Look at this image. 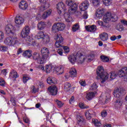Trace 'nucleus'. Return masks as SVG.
Masks as SVG:
<instances>
[{
	"label": "nucleus",
	"mask_w": 127,
	"mask_h": 127,
	"mask_svg": "<svg viewBox=\"0 0 127 127\" xmlns=\"http://www.w3.org/2000/svg\"><path fill=\"white\" fill-rule=\"evenodd\" d=\"M29 33H30V28L29 26H25L21 32V37L24 38L23 43H24V44H27V45L29 46H30V45H33V46H34V45H35V43L33 42L34 38L32 35L29 36Z\"/></svg>",
	"instance_id": "obj_1"
},
{
	"label": "nucleus",
	"mask_w": 127,
	"mask_h": 127,
	"mask_svg": "<svg viewBox=\"0 0 127 127\" xmlns=\"http://www.w3.org/2000/svg\"><path fill=\"white\" fill-rule=\"evenodd\" d=\"M65 3L69 6L68 11L69 14H74V13L81 14V12L77 11L78 5L75 2V0H66Z\"/></svg>",
	"instance_id": "obj_2"
},
{
	"label": "nucleus",
	"mask_w": 127,
	"mask_h": 127,
	"mask_svg": "<svg viewBox=\"0 0 127 127\" xmlns=\"http://www.w3.org/2000/svg\"><path fill=\"white\" fill-rule=\"evenodd\" d=\"M97 74L101 79V83H104L108 80V72H104V67L102 66H99L97 69Z\"/></svg>",
	"instance_id": "obj_3"
},
{
	"label": "nucleus",
	"mask_w": 127,
	"mask_h": 127,
	"mask_svg": "<svg viewBox=\"0 0 127 127\" xmlns=\"http://www.w3.org/2000/svg\"><path fill=\"white\" fill-rule=\"evenodd\" d=\"M4 43L7 46H14L15 44L18 43V40L15 37H9L5 38Z\"/></svg>",
	"instance_id": "obj_4"
},
{
	"label": "nucleus",
	"mask_w": 127,
	"mask_h": 127,
	"mask_svg": "<svg viewBox=\"0 0 127 127\" xmlns=\"http://www.w3.org/2000/svg\"><path fill=\"white\" fill-rule=\"evenodd\" d=\"M64 30V23L57 22L55 23L52 27V31L55 33L59 31H63Z\"/></svg>",
	"instance_id": "obj_5"
},
{
	"label": "nucleus",
	"mask_w": 127,
	"mask_h": 127,
	"mask_svg": "<svg viewBox=\"0 0 127 127\" xmlns=\"http://www.w3.org/2000/svg\"><path fill=\"white\" fill-rule=\"evenodd\" d=\"M110 20L111 21H117L118 20V16L117 15H112V13L108 12L103 17V21L105 23H109Z\"/></svg>",
	"instance_id": "obj_6"
},
{
	"label": "nucleus",
	"mask_w": 127,
	"mask_h": 127,
	"mask_svg": "<svg viewBox=\"0 0 127 127\" xmlns=\"http://www.w3.org/2000/svg\"><path fill=\"white\" fill-rule=\"evenodd\" d=\"M41 56L45 62L49 59V50L47 48H43L41 50Z\"/></svg>",
	"instance_id": "obj_7"
},
{
	"label": "nucleus",
	"mask_w": 127,
	"mask_h": 127,
	"mask_svg": "<svg viewBox=\"0 0 127 127\" xmlns=\"http://www.w3.org/2000/svg\"><path fill=\"white\" fill-rule=\"evenodd\" d=\"M33 58L34 60H37L38 64H44V63H45V61L43 58L39 53H37L36 52L34 53L33 55Z\"/></svg>",
	"instance_id": "obj_8"
},
{
	"label": "nucleus",
	"mask_w": 127,
	"mask_h": 127,
	"mask_svg": "<svg viewBox=\"0 0 127 127\" xmlns=\"http://www.w3.org/2000/svg\"><path fill=\"white\" fill-rule=\"evenodd\" d=\"M77 62L79 64H83V62H85V60L87 58L86 56L83 55L81 52H78L76 53Z\"/></svg>",
	"instance_id": "obj_9"
},
{
	"label": "nucleus",
	"mask_w": 127,
	"mask_h": 127,
	"mask_svg": "<svg viewBox=\"0 0 127 127\" xmlns=\"http://www.w3.org/2000/svg\"><path fill=\"white\" fill-rule=\"evenodd\" d=\"M124 92H125V89H124V88L120 87L115 89L113 92L114 97H115V98H120V97L124 94Z\"/></svg>",
	"instance_id": "obj_10"
},
{
	"label": "nucleus",
	"mask_w": 127,
	"mask_h": 127,
	"mask_svg": "<svg viewBox=\"0 0 127 127\" xmlns=\"http://www.w3.org/2000/svg\"><path fill=\"white\" fill-rule=\"evenodd\" d=\"M5 31L7 34L14 33V31H15V28L11 24H8L5 27Z\"/></svg>",
	"instance_id": "obj_11"
},
{
	"label": "nucleus",
	"mask_w": 127,
	"mask_h": 127,
	"mask_svg": "<svg viewBox=\"0 0 127 127\" xmlns=\"http://www.w3.org/2000/svg\"><path fill=\"white\" fill-rule=\"evenodd\" d=\"M15 23L17 25H22L24 23V18L22 16L17 15L15 18Z\"/></svg>",
	"instance_id": "obj_12"
},
{
	"label": "nucleus",
	"mask_w": 127,
	"mask_h": 127,
	"mask_svg": "<svg viewBox=\"0 0 127 127\" xmlns=\"http://www.w3.org/2000/svg\"><path fill=\"white\" fill-rule=\"evenodd\" d=\"M48 91L52 96H56L58 92V89H57V87L54 85L53 86H50L48 88Z\"/></svg>",
	"instance_id": "obj_13"
},
{
	"label": "nucleus",
	"mask_w": 127,
	"mask_h": 127,
	"mask_svg": "<svg viewBox=\"0 0 127 127\" xmlns=\"http://www.w3.org/2000/svg\"><path fill=\"white\" fill-rule=\"evenodd\" d=\"M57 10L59 14H61L64 10V3L60 2L57 4Z\"/></svg>",
	"instance_id": "obj_14"
},
{
	"label": "nucleus",
	"mask_w": 127,
	"mask_h": 127,
	"mask_svg": "<svg viewBox=\"0 0 127 127\" xmlns=\"http://www.w3.org/2000/svg\"><path fill=\"white\" fill-rule=\"evenodd\" d=\"M89 7V1H84L79 5V8L80 10L84 11L86 10V9H88Z\"/></svg>",
	"instance_id": "obj_15"
},
{
	"label": "nucleus",
	"mask_w": 127,
	"mask_h": 127,
	"mask_svg": "<svg viewBox=\"0 0 127 127\" xmlns=\"http://www.w3.org/2000/svg\"><path fill=\"white\" fill-rule=\"evenodd\" d=\"M19 7L20 9L24 10L27 9V7H28V4L26 1L22 0L19 3Z\"/></svg>",
	"instance_id": "obj_16"
},
{
	"label": "nucleus",
	"mask_w": 127,
	"mask_h": 127,
	"mask_svg": "<svg viewBox=\"0 0 127 127\" xmlns=\"http://www.w3.org/2000/svg\"><path fill=\"white\" fill-rule=\"evenodd\" d=\"M85 99H86V100H88V101H91V100H92L93 98H94L96 95V93H95V92H85Z\"/></svg>",
	"instance_id": "obj_17"
},
{
	"label": "nucleus",
	"mask_w": 127,
	"mask_h": 127,
	"mask_svg": "<svg viewBox=\"0 0 127 127\" xmlns=\"http://www.w3.org/2000/svg\"><path fill=\"white\" fill-rule=\"evenodd\" d=\"M9 78L12 80H15L16 78H18V74H17V72L16 70L12 69L9 73Z\"/></svg>",
	"instance_id": "obj_18"
},
{
	"label": "nucleus",
	"mask_w": 127,
	"mask_h": 127,
	"mask_svg": "<svg viewBox=\"0 0 127 127\" xmlns=\"http://www.w3.org/2000/svg\"><path fill=\"white\" fill-rule=\"evenodd\" d=\"M105 12V9H98L96 12V16L97 18H101Z\"/></svg>",
	"instance_id": "obj_19"
},
{
	"label": "nucleus",
	"mask_w": 127,
	"mask_h": 127,
	"mask_svg": "<svg viewBox=\"0 0 127 127\" xmlns=\"http://www.w3.org/2000/svg\"><path fill=\"white\" fill-rule=\"evenodd\" d=\"M117 76L118 74L116 73V72L111 71L109 74L108 73L107 80H108V81L114 80V79H116V77H117Z\"/></svg>",
	"instance_id": "obj_20"
},
{
	"label": "nucleus",
	"mask_w": 127,
	"mask_h": 127,
	"mask_svg": "<svg viewBox=\"0 0 127 127\" xmlns=\"http://www.w3.org/2000/svg\"><path fill=\"white\" fill-rule=\"evenodd\" d=\"M86 30L89 32H95L97 30V26L93 25L91 26H87L85 27Z\"/></svg>",
	"instance_id": "obj_21"
},
{
	"label": "nucleus",
	"mask_w": 127,
	"mask_h": 127,
	"mask_svg": "<svg viewBox=\"0 0 127 127\" xmlns=\"http://www.w3.org/2000/svg\"><path fill=\"white\" fill-rule=\"evenodd\" d=\"M46 27V23L45 22L41 21L37 24L38 30H43Z\"/></svg>",
	"instance_id": "obj_22"
},
{
	"label": "nucleus",
	"mask_w": 127,
	"mask_h": 127,
	"mask_svg": "<svg viewBox=\"0 0 127 127\" xmlns=\"http://www.w3.org/2000/svg\"><path fill=\"white\" fill-rule=\"evenodd\" d=\"M99 37L102 41H107L108 39L109 35L107 33L103 32L99 35Z\"/></svg>",
	"instance_id": "obj_23"
},
{
	"label": "nucleus",
	"mask_w": 127,
	"mask_h": 127,
	"mask_svg": "<svg viewBox=\"0 0 127 127\" xmlns=\"http://www.w3.org/2000/svg\"><path fill=\"white\" fill-rule=\"evenodd\" d=\"M94 111H93V110H89L86 111L85 113V115L87 120H91V119H92V117Z\"/></svg>",
	"instance_id": "obj_24"
},
{
	"label": "nucleus",
	"mask_w": 127,
	"mask_h": 127,
	"mask_svg": "<svg viewBox=\"0 0 127 127\" xmlns=\"http://www.w3.org/2000/svg\"><path fill=\"white\" fill-rule=\"evenodd\" d=\"M23 56L25 58H30L32 56V51L29 50L25 51L23 53Z\"/></svg>",
	"instance_id": "obj_25"
},
{
	"label": "nucleus",
	"mask_w": 127,
	"mask_h": 127,
	"mask_svg": "<svg viewBox=\"0 0 127 127\" xmlns=\"http://www.w3.org/2000/svg\"><path fill=\"white\" fill-rule=\"evenodd\" d=\"M47 82L49 85L56 84L57 83V79L54 77H50L47 79Z\"/></svg>",
	"instance_id": "obj_26"
},
{
	"label": "nucleus",
	"mask_w": 127,
	"mask_h": 127,
	"mask_svg": "<svg viewBox=\"0 0 127 127\" xmlns=\"http://www.w3.org/2000/svg\"><path fill=\"white\" fill-rule=\"evenodd\" d=\"M54 67L51 64H47L45 66V71L46 72L49 73H51L53 71Z\"/></svg>",
	"instance_id": "obj_27"
},
{
	"label": "nucleus",
	"mask_w": 127,
	"mask_h": 127,
	"mask_svg": "<svg viewBox=\"0 0 127 127\" xmlns=\"http://www.w3.org/2000/svg\"><path fill=\"white\" fill-rule=\"evenodd\" d=\"M68 60H69L70 62L72 63V64H74V63L77 61V54L76 55H72L69 56L68 57Z\"/></svg>",
	"instance_id": "obj_28"
},
{
	"label": "nucleus",
	"mask_w": 127,
	"mask_h": 127,
	"mask_svg": "<svg viewBox=\"0 0 127 127\" xmlns=\"http://www.w3.org/2000/svg\"><path fill=\"white\" fill-rule=\"evenodd\" d=\"M54 72H56L57 73H58V75H60V74H62L64 72V69H63V68H61V66H59V67H54Z\"/></svg>",
	"instance_id": "obj_29"
},
{
	"label": "nucleus",
	"mask_w": 127,
	"mask_h": 127,
	"mask_svg": "<svg viewBox=\"0 0 127 127\" xmlns=\"http://www.w3.org/2000/svg\"><path fill=\"white\" fill-rule=\"evenodd\" d=\"M122 101H121V100L117 99L115 102L114 103V107L116 110H118L122 107Z\"/></svg>",
	"instance_id": "obj_30"
},
{
	"label": "nucleus",
	"mask_w": 127,
	"mask_h": 127,
	"mask_svg": "<svg viewBox=\"0 0 127 127\" xmlns=\"http://www.w3.org/2000/svg\"><path fill=\"white\" fill-rule=\"evenodd\" d=\"M46 35H44V33L42 31L38 32L35 36V38L37 39H43Z\"/></svg>",
	"instance_id": "obj_31"
},
{
	"label": "nucleus",
	"mask_w": 127,
	"mask_h": 127,
	"mask_svg": "<svg viewBox=\"0 0 127 127\" xmlns=\"http://www.w3.org/2000/svg\"><path fill=\"white\" fill-rule=\"evenodd\" d=\"M55 39L57 42H63V38L61 34H58L55 37Z\"/></svg>",
	"instance_id": "obj_32"
},
{
	"label": "nucleus",
	"mask_w": 127,
	"mask_h": 127,
	"mask_svg": "<svg viewBox=\"0 0 127 127\" xmlns=\"http://www.w3.org/2000/svg\"><path fill=\"white\" fill-rule=\"evenodd\" d=\"M77 76V73H66L64 75V77L66 80H68V78L71 77V78H74Z\"/></svg>",
	"instance_id": "obj_33"
},
{
	"label": "nucleus",
	"mask_w": 127,
	"mask_h": 127,
	"mask_svg": "<svg viewBox=\"0 0 127 127\" xmlns=\"http://www.w3.org/2000/svg\"><path fill=\"white\" fill-rule=\"evenodd\" d=\"M50 41V39L49 38V36L46 35L44 38L42 39V42L44 43V44H46V43H48Z\"/></svg>",
	"instance_id": "obj_34"
},
{
	"label": "nucleus",
	"mask_w": 127,
	"mask_h": 127,
	"mask_svg": "<svg viewBox=\"0 0 127 127\" xmlns=\"http://www.w3.org/2000/svg\"><path fill=\"white\" fill-rule=\"evenodd\" d=\"M92 123L96 127H101V126H102V124L101 123V122H99L97 119H93Z\"/></svg>",
	"instance_id": "obj_35"
},
{
	"label": "nucleus",
	"mask_w": 127,
	"mask_h": 127,
	"mask_svg": "<svg viewBox=\"0 0 127 127\" xmlns=\"http://www.w3.org/2000/svg\"><path fill=\"white\" fill-rule=\"evenodd\" d=\"M0 51L1 52H7L8 51V47L2 46H0Z\"/></svg>",
	"instance_id": "obj_36"
},
{
	"label": "nucleus",
	"mask_w": 127,
	"mask_h": 127,
	"mask_svg": "<svg viewBox=\"0 0 127 127\" xmlns=\"http://www.w3.org/2000/svg\"><path fill=\"white\" fill-rule=\"evenodd\" d=\"M124 28V26L121 24H117L116 27V29L118 30V31H123Z\"/></svg>",
	"instance_id": "obj_37"
},
{
	"label": "nucleus",
	"mask_w": 127,
	"mask_h": 127,
	"mask_svg": "<svg viewBox=\"0 0 127 127\" xmlns=\"http://www.w3.org/2000/svg\"><path fill=\"white\" fill-rule=\"evenodd\" d=\"M79 28H80V26H79V24L76 23L73 26L72 31H73V32H75L77 31V30H78Z\"/></svg>",
	"instance_id": "obj_38"
},
{
	"label": "nucleus",
	"mask_w": 127,
	"mask_h": 127,
	"mask_svg": "<svg viewBox=\"0 0 127 127\" xmlns=\"http://www.w3.org/2000/svg\"><path fill=\"white\" fill-rule=\"evenodd\" d=\"M41 3H43V5L47 9V8H49L50 7V3L49 2L47 1V0H46L44 2H41Z\"/></svg>",
	"instance_id": "obj_39"
},
{
	"label": "nucleus",
	"mask_w": 127,
	"mask_h": 127,
	"mask_svg": "<svg viewBox=\"0 0 127 127\" xmlns=\"http://www.w3.org/2000/svg\"><path fill=\"white\" fill-rule=\"evenodd\" d=\"M70 88H71V84H70L68 82H66L64 85L65 91H66V92H68V91L70 90Z\"/></svg>",
	"instance_id": "obj_40"
},
{
	"label": "nucleus",
	"mask_w": 127,
	"mask_h": 127,
	"mask_svg": "<svg viewBox=\"0 0 127 127\" xmlns=\"http://www.w3.org/2000/svg\"><path fill=\"white\" fill-rule=\"evenodd\" d=\"M28 80H30V77L27 75H24L23 76V82L25 84Z\"/></svg>",
	"instance_id": "obj_41"
},
{
	"label": "nucleus",
	"mask_w": 127,
	"mask_h": 127,
	"mask_svg": "<svg viewBox=\"0 0 127 127\" xmlns=\"http://www.w3.org/2000/svg\"><path fill=\"white\" fill-rule=\"evenodd\" d=\"M100 58L103 62H109V61H110L109 58L104 56H100Z\"/></svg>",
	"instance_id": "obj_42"
},
{
	"label": "nucleus",
	"mask_w": 127,
	"mask_h": 127,
	"mask_svg": "<svg viewBox=\"0 0 127 127\" xmlns=\"http://www.w3.org/2000/svg\"><path fill=\"white\" fill-rule=\"evenodd\" d=\"M112 0H103V2L105 5H107L108 6L112 3Z\"/></svg>",
	"instance_id": "obj_43"
},
{
	"label": "nucleus",
	"mask_w": 127,
	"mask_h": 127,
	"mask_svg": "<svg viewBox=\"0 0 127 127\" xmlns=\"http://www.w3.org/2000/svg\"><path fill=\"white\" fill-rule=\"evenodd\" d=\"M31 89L32 93H34V94L39 91V88L35 87V86H32Z\"/></svg>",
	"instance_id": "obj_44"
},
{
	"label": "nucleus",
	"mask_w": 127,
	"mask_h": 127,
	"mask_svg": "<svg viewBox=\"0 0 127 127\" xmlns=\"http://www.w3.org/2000/svg\"><path fill=\"white\" fill-rule=\"evenodd\" d=\"M62 45H63V42H56L55 46L57 48L62 47Z\"/></svg>",
	"instance_id": "obj_45"
},
{
	"label": "nucleus",
	"mask_w": 127,
	"mask_h": 127,
	"mask_svg": "<svg viewBox=\"0 0 127 127\" xmlns=\"http://www.w3.org/2000/svg\"><path fill=\"white\" fill-rule=\"evenodd\" d=\"M0 86L1 87H4L5 86V81L2 77H0Z\"/></svg>",
	"instance_id": "obj_46"
},
{
	"label": "nucleus",
	"mask_w": 127,
	"mask_h": 127,
	"mask_svg": "<svg viewBox=\"0 0 127 127\" xmlns=\"http://www.w3.org/2000/svg\"><path fill=\"white\" fill-rule=\"evenodd\" d=\"M118 75L120 78H123V77H125V76H126V74H125V72H123L121 69L118 71Z\"/></svg>",
	"instance_id": "obj_47"
},
{
	"label": "nucleus",
	"mask_w": 127,
	"mask_h": 127,
	"mask_svg": "<svg viewBox=\"0 0 127 127\" xmlns=\"http://www.w3.org/2000/svg\"><path fill=\"white\" fill-rule=\"evenodd\" d=\"M79 106L80 109H89V106H86L84 103H80Z\"/></svg>",
	"instance_id": "obj_48"
},
{
	"label": "nucleus",
	"mask_w": 127,
	"mask_h": 127,
	"mask_svg": "<svg viewBox=\"0 0 127 127\" xmlns=\"http://www.w3.org/2000/svg\"><path fill=\"white\" fill-rule=\"evenodd\" d=\"M94 55L91 54L90 56H88L87 58V62H91L92 60H94Z\"/></svg>",
	"instance_id": "obj_49"
},
{
	"label": "nucleus",
	"mask_w": 127,
	"mask_h": 127,
	"mask_svg": "<svg viewBox=\"0 0 127 127\" xmlns=\"http://www.w3.org/2000/svg\"><path fill=\"white\" fill-rule=\"evenodd\" d=\"M92 3L95 6H98L100 4V0H92Z\"/></svg>",
	"instance_id": "obj_50"
},
{
	"label": "nucleus",
	"mask_w": 127,
	"mask_h": 127,
	"mask_svg": "<svg viewBox=\"0 0 127 127\" xmlns=\"http://www.w3.org/2000/svg\"><path fill=\"white\" fill-rule=\"evenodd\" d=\"M97 88L98 85H97V84L93 83L90 87V90H91V91H95V90H97Z\"/></svg>",
	"instance_id": "obj_51"
},
{
	"label": "nucleus",
	"mask_w": 127,
	"mask_h": 127,
	"mask_svg": "<svg viewBox=\"0 0 127 127\" xmlns=\"http://www.w3.org/2000/svg\"><path fill=\"white\" fill-rule=\"evenodd\" d=\"M46 9H47L45 7V6L43 5H42L38 8L39 12H43V11Z\"/></svg>",
	"instance_id": "obj_52"
},
{
	"label": "nucleus",
	"mask_w": 127,
	"mask_h": 127,
	"mask_svg": "<svg viewBox=\"0 0 127 127\" xmlns=\"http://www.w3.org/2000/svg\"><path fill=\"white\" fill-rule=\"evenodd\" d=\"M41 18H42V15H41V13L39 12L36 16V19L37 20H41Z\"/></svg>",
	"instance_id": "obj_53"
},
{
	"label": "nucleus",
	"mask_w": 127,
	"mask_h": 127,
	"mask_svg": "<svg viewBox=\"0 0 127 127\" xmlns=\"http://www.w3.org/2000/svg\"><path fill=\"white\" fill-rule=\"evenodd\" d=\"M67 73H77V71H76V69H75V68L72 67L70 69L69 72H68Z\"/></svg>",
	"instance_id": "obj_54"
},
{
	"label": "nucleus",
	"mask_w": 127,
	"mask_h": 127,
	"mask_svg": "<svg viewBox=\"0 0 127 127\" xmlns=\"http://www.w3.org/2000/svg\"><path fill=\"white\" fill-rule=\"evenodd\" d=\"M64 53H69L70 52V48L68 46L64 47Z\"/></svg>",
	"instance_id": "obj_55"
},
{
	"label": "nucleus",
	"mask_w": 127,
	"mask_h": 127,
	"mask_svg": "<svg viewBox=\"0 0 127 127\" xmlns=\"http://www.w3.org/2000/svg\"><path fill=\"white\" fill-rule=\"evenodd\" d=\"M4 38V34L1 31H0V41L2 40Z\"/></svg>",
	"instance_id": "obj_56"
},
{
	"label": "nucleus",
	"mask_w": 127,
	"mask_h": 127,
	"mask_svg": "<svg viewBox=\"0 0 127 127\" xmlns=\"http://www.w3.org/2000/svg\"><path fill=\"white\" fill-rule=\"evenodd\" d=\"M107 115H108V113H107V111H106V110H103L101 112V116L102 117H103V118H105V117H106Z\"/></svg>",
	"instance_id": "obj_57"
},
{
	"label": "nucleus",
	"mask_w": 127,
	"mask_h": 127,
	"mask_svg": "<svg viewBox=\"0 0 127 127\" xmlns=\"http://www.w3.org/2000/svg\"><path fill=\"white\" fill-rule=\"evenodd\" d=\"M56 102L57 103L59 108H61L63 106V103H62V102L61 101L57 100Z\"/></svg>",
	"instance_id": "obj_58"
},
{
	"label": "nucleus",
	"mask_w": 127,
	"mask_h": 127,
	"mask_svg": "<svg viewBox=\"0 0 127 127\" xmlns=\"http://www.w3.org/2000/svg\"><path fill=\"white\" fill-rule=\"evenodd\" d=\"M99 25H100V26H103L104 27H106V25L103 22V21L101 20H99L97 21Z\"/></svg>",
	"instance_id": "obj_59"
},
{
	"label": "nucleus",
	"mask_w": 127,
	"mask_h": 127,
	"mask_svg": "<svg viewBox=\"0 0 127 127\" xmlns=\"http://www.w3.org/2000/svg\"><path fill=\"white\" fill-rule=\"evenodd\" d=\"M49 16H48L47 13L46 12H45L43 13V14L42 15V18H43L44 19H45V18H47Z\"/></svg>",
	"instance_id": "obj_60"
},
{
	"label": "nucleus",
	"mask_w": 127,
	"mask_h": 127,
	"mask_svg": "<svg viewBox=\"0 0 127 127\" xmlns=\"http://www.w3.org/2000/svg\"><path fill=\"white\" fill-rule=\"evenodd\" d=\"M121 70L124 72L125 75L127 74V67H123Z\"/></svg>",
	"instance_id": "obj_61"
},
{
	"label": "nucleus",
	"mask_w": 127,
	"mask_h": 127,
	"mask_svg": "<svg viewBox=\"0 0 127 127\" xmlns=\"http://www.w3.org/2000/svg\"><path fill=\"white\" fill-rule=\"evenodd\" d=\"M57 52L58 53V54H59L60 55H63V50H62V49H59L57 51Z\"/></svg>",
	"instance_id": "obj_62"
},
{
	"label": "nucleus",
	"mask_w": 127,
	"mask_h": 127,
	"mask_svg": "<svg viewBox=\"0 0 127 127\" xmlns=\"http://www.w3.org/2000/svg\"><path fill=\"white\" fill-rule=\"evenodd\" d=\"M23 121L26 123V124H28L29 123V119L26 117H23Z\"/></svg>",
	"instance_id": "obj_63"
},
{
	"label": "nucleus",
	"mask_w": 127,
	"mask_h": 127,
	"mask_svg": "<svg viewBox=\"0 0 127 127\" xmlns=\"http://www.w3.org/2000/svg\"><path fill=\"white\" fill-rule=\"evenodd\" d=\"M46 12L47 13V14L48 15V16L52 13V10L51 9L47 10Z\"/></svg>",
	"instance_id": "obj_64"
}]
</instances>
